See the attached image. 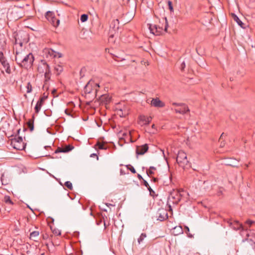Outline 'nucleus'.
Wrapping results in <instances>:
<instances>
[{"label": "nucleus", "mask_w": 255, "mask_h": 255, "mask_svg": "<svg viewBox=\"0 0 255 255\" xmlns=\"http://www.w3.org/2000/svg\"><path fill=\"white\" fill-rule=\"evenodd\" d=\"M176 161L179 166L183 168H184L189 162L187 155L183 150L179 151L176 157Z\"/></svg>", "instance_id": "nucleus-4"}, {"label": "nucleus", "mask_w": 255, "mask_h": 255, "mask_svg": "<svg viewBox=\"0 0 255 255\" xmlns=\"http://www.w3.org/2000/svg\"><path fill=\"white\" fill-rule=\"evenodd\" d=\"M43 52L46 57L55 58L57 57L56 52L50 48H45Z\"/></svg>", "instance_id": "nucleus-18"}, {"label": "nucleus", "mask_w": 255, "mask_h": 255, "mask_svg": "<svg viewBox=\"0 0 255 255\" xmlns=\"http://www.w3.org/2000/svg\"><path fill=\"white\" fill-rule=\"evenodd\" d=\"M224 145V143L222 144V143H221V146H223Z\"/></svg>", "instance_id": "nucleus-56"}, {"label": "nucleus", "mask_w": 255, "mask_h": 255, "mask_svg": "<svg viewBox=\"0 0 255 255\" xmlns=\"http://www.w3.org/2000/svg\"><path fill=\"white\" fill-rule=\"evenodd\" d=\"M156 169V168L153 166L149 167V169L147 171V174L148 175H152L154 173L153 171Z\"/></svg>", "instance_id": "nucleus-29"}, {"label": "nucleus", "mask_w": 255, "mask_h": 255, "mask_svg": "<svg viewBox=\"0 0 255 255\" xmlns=\"http://www.w3.org/2000/svg\"><path fill=\"white\" fill-rule=\"evenodd\" d=\"M181 103H173L172 105L174 106L175 107V108H176V107H178L180 106V105H181Z\"/></svg>", "instance_id": "nucleus-42"}, {"label": "nucleus", "mask_w": 255, "mask_h": 255, "mask_svg": "<svg viewBox=\"0 0 255 255\" xmlns=\"http://www.w3.org/2000/svg\"><path fill=\"white\" fill-rule=\"evenodd\" d=\"M26 143L23 141L21 137L18 136L17 138V150H22L25 149Z\"/></svg>", "instance_id": "nucleus-15"}, {"label": "nucleus", "mask_w": 255, "mask_h": 255, "mask_svg": "<svg viewBox=\"0 0 255 255\" xmlns=\"http://www.w3.org/2000/svg\"><path fill=\"white\" fill-rule=\"evenodd\" d=\"M26 93H30L31 92L32 88V86L29 82H28L27 84V86H26Z\"/></svg>", "instance_id": "nucleus-31"}, {"label": "nucleus", "mask_w": 255, "mask_h": 255, "mask_svg": "<svg viewBox=\"0 0 255 255\" xmlns=\"http://www.w3.org/2000/svg\"><path fill=\"white\" fill-rule=\"evenodd\" d=\"M150 105L156 108H162L165 106V104L158 98H153L150 102Z\"/></svg>", "instance_id": "nucleus-10"}, {"label": "nucleus", "mask_w": 255, "mask_h": 255, "mask_svg": "<svg viewBox=\"0 0 255 255\" xmlns=\"http://www.w3.org/2000/svg\"><path fill=\"white\" fill-rule=\"evenodd\" d=\"M19 130H18L17 131V135L18 134H19Z\"/></svg>", "instance_id": "nucleus-57"}, {"label": "nucleus", "mask_w": 255, "mask_h": 255, "mask_svg": "<svg viewBox=\"0 0 255 255\" xmlns=\"http://www.w3.org/2000/svg\"><path fill=\"white\" fill-rule=\"evenodd\" d=\"M28 127L31 131L33 130L34 128L33 123L31 122L28 123Z\"/></svg>", "instance_id": "nucleus-35"}, {"label": "nucleus", "mask_w": 255, "mask_h": 255, "mask_svg": "<svg viewBox=\"0 0 255 255\" xmlns=\"http://www.w3.org/2000/svg\"><path fill=\"white\" fill-rule=\"evenodd\" d=\"M167 218L168 215L166 210L164 209H159L157 212V220L162 221Z\"/></svg>", "instance_id": "nucleus-9"}, {"label": "nucleus", "mask_w": 255, "mask_h": 255, "mask_svg": "<svg viewBox=\"0 0 255 255\" xmlns=\"http://www.w3.org/2000/svg\"><path fill=\"white\" fill-rule=\"evenodd\" d=\"M149 29L152 34L154 35H159L162 34L163 29L162 27H160L156 24H149Z\"/></svg>", "instance_id": "nucleus-6"}, {"label": "nucleus", "mask_w": 255, "mask_h": 255, "mask_svg": "<svg viewBox=\"0 0 255 255\" xmlns=\"http://www.w3.org/2000/svg\"><path fill=\"white\" fill-rule=\"evenodd\" d=\"M0 62L4 68L6 72L9 74L10 73V69L9 68V66L8 65V64L5 61L3 53L2 52H0Z\"/></svg>", "instance_id": "nucleus-12"}, {"label": "nucleus", "mask_w": 255, "mask_h": 255, "mask_svg": "<svg viewBox=\"0 0 255 255\" xmlns=\"http://www.w3.org/2000/svg\"><path fill=\"white\" fill-rule=\"evenodd\" d=\"M244 232H245L246 234V236L247 237H250L251 236V238H250V240L251 241H252L253 242H254L255 243V231L253 230V231H250V233H248V231H245V232H243V233Z\"/></svg>", "instance_id": "nucleus-23"}, {"label": "nucleus", "mask_w": 255, "mask_h": 255, "mask_svg": "<svg viewBox=\"0 0 255 255\" xmlns=\"http://www.w3.org/2000/svg\"><path fill=\"white\" fill-rule=\"evenodd\" d=\"M14 39H15L14 43H15L16 42V38L15 37V36H14Z\"/></svg>", "instance_id": "nucleus-58"}, {"label": "nucleus", "mask_w": 255, "mask_h": 255, "mask_svg": "<svg viewBox=\"0 0 255 255\" xmlns=\"http://www.w3.org/2000/svg\"><path fill=\"white\" fill-rule=\"evenodd\" d=\"M57 57L61 58L62 57V54L61 53L56 52Z\"/></svg>", "instance_id": "nucleus-43"}, {"label": "nucleus", "mask_w": 255, "mask_h": 255, "mask_svg": "<svg viewBox=\"0 0 255 255\" xmlns=\"http://www.w3.org/2000/svg\"><path fill=\"white\" fill-rule=\"evenodd\" d=\"M56 20H58V19L55 18V19H53V20L56 21Z\"/></svg>", "instance_id": "nucleus-59"}, {"label": "nucleus", "mask_w": 255, "mask_h": 255, "mask_svg": "<svg viewBox=\"0 0 255 255\" xmlns=\"http://www.w3.org/2000/svg\"><path fill=\"white\" fill-rule=\"evenodd\" d=\"M185 229L186 230V233L187 234H188L189 232V228H188V227L187 226H185Z\"/></svg>", "instance_id": "nucleus-49"}, {"label": "nucleus", "mask_w": 255, "mask_h": 255, "mask_svg": "<svg viewBox=\"0 0 255 255\" xmlns=\"http://www.w3.org/2000/svg\"><path fill=\"white\" fill-rule=\"evenodd\" d=\"M46 98L47 97L45 96H43L41 97L39 101L37 102L34 108L35 113H38L39 112Z\"/></svg>", "instance_id": "nucleus-17"}, {"label": "nucleus", "mask_w": 255, "mask_h": 255, "mask_svg": "<svg viewBox=\"0 0 255 255\" xmlns=\"http://www.w3.org/2000/svg\"><path fill=\"white\" fill-rule=\"evenodd\" d=\"M126 167H127V169L129 170L132 173H136V171H135V169L132 165L128 164V165H127Z\"/></svg>", "instance_id": "nucleus-32"}, {"label": "nucleus", "mask_w": 255, "mask_h": 255, "mask_svg": "<svg viewBox=\"0 0 255 255\" xmlns=\"http://www.w3.org/2000/svg\"><path fill=\"white\" fill-rule=\"evenodd\" d=\"M183 233L182 228L180 226H176L173 228L172 234L174 236H178Z\"/></svg>", "instance_id": "nucleus-20"}, {"label": "nucleus", "mask_w": 255, "mask_h": 255, "mask_svg": "<svg viewBox=\"0 0 255 255\" xmlns=\"http://www.w3.org/2000/svg\"><path fill=\"white\" fill-rule=\"evenodd\" d=\"M53 233L57 236H59L61 235V231L59 230H54L53 231Z\"/></svg>", "instance_id": "nucleus-37"}, {"label": "nucleus", "mask_w": 255, "mask_h": 255, "mask_svg": "<svg viewBox=\"0 0 255 255\" xmlns=\"http://www.w3.org/2000/svg\"><path fill=\"white\" fill-rule=\"evenodd\" d=\"M234 20L238 23V24L242 27H243L244 23L240 19V18L237 16H234Z\"/></svg>", "instance_id": "nucleus-26"}, {"label": "nucleus", "mask_w": 255, "mask_h": 255, "mask_svg": "<svg viewBox=\"0 0 255 255\" xmlns=\"http://www.w3.org/2000/svg\"><path fill=\"white\" fill-rule=\"evenodd\" d=\"M8 142L10 143V146L13 149H16V138L13 136L9 139Z\"/></svg>", "instance_id": "nucleus-25"}, {"label": "nucleus", "mask_w": 255, "mask_h": 255, "mask_svg": "<svg viewBox=\"0 0 255 255\" xmlns=\"http://www.w3.org/2000/svg\"><path fill=\"white\" fill-rule=\"evenodd\" d=\"M184 191L183 190L173 189L168 197V202H172L173 204H177L181 200V198L183 196Z\"/></svg>", "instance_id": "nucleus-3"}, {"label": "nucleus", "mask_w": 255, "mask_h": 255, "mask_svg": "<svg viewBox=\"0 0 255 255\" xmlns=\"http://www.w3.org/2000/svg\"><path fill=\"white\" fill-rule=\"evenodd\" d=\"M143 182H144V185L146 187H148L149 186V184H148V182H147L146 181L144 180Z\"/></svg>", "instance_id": "nucleus-48"}, {"label": "nucleus", "mask_w": 255, "mask_h": 255, "mask_svg": "<svg viewBox=\"0 0 255 255\" xmlns=\"http://www.w3.org/2000/svg\"><path fill=\"white\" fill-rule=\"evenodd\" d=\"M94 85L97 87V88H99V85L98 84H97V83H93Z\"/></svg>", "instance_id": "nucleus-52"}, {"label": "nucleus", "mask_w": 255, "mask_h": 255, "mask_svg": "<svg viewBox=\"0 0 255 255\" xmlns=\"http://www.w3.org/2000/svg\"><path fill=\"white\" fill-rule=\"evenodd\" d=\"M165 27H164V30L166 31L167 30V23L166 18H165Z\"/></svg>", "instance_id": "nucleus-45"}, {"label": "nucleus", "mask_w": 255, "mask_h": 255, "mask_svg": "<svg viewBox=\"0 0 255 255\" xmlns=\"http://www.w3.org/2000/svg\"><path fill=\"white\" fill-rule=\"evenodd\" d=\"M148 149V146L147 144L137 146L136 149V153L137 155H143L147 151Z\"/></svg>", "instance_id": "nucleus-13"}, {"label": "nucleus", "mask_w": 255, "mask_h": 255, "mask_svg": "<svg viewBox=\"0 0 255 255\" xmlns=\"http://www.w3.org/2000/svg\"><path fill=\"white\" fill-rule=\"evenodd\" d=\"M29 0H17V18L23 17L28 13Z\"/></svg>", "instance_id": "nucleus-2"}, {"label": "nucleus", "mask_w": 255, "mask_h": 255, "mask_svg": "<svg viewBox=\"0 0 255 255\" xmlns=\"http://www.w3.org/2000/svg\"><path fill=\"white\" fill-rule=\"evenodd\" d=\"M29 231L30 232L29 239L34 242H38V240L40 238V231L39 230L32 231L31 229H30Z\"/></svg>", "instance_id": "nucleus-14"}, {"label": "nucleus", "mask_w": 255, "mask_h": 255, "mask_svg": "<svg viewBox=\"0 0 255 255\" xmlns=\"http://www.w3.org/2000/svg\"><path fill=\"white\" fill-rule=\"evenodd\" d=\"M95 90V92H97V88H96Z\"/></svg>", "instance_id": "nucleus-61"}, {"label": "nucleus", "mask_w": 255, "mask_h": 255, "mask_svg": "<svg viewBox=\"0 0 255 255\" xmlns=\"http://www.w3.org/2000/svg\"><path fill=\"white\" fill-rule=\"evenodd\" d=\"M248 166H249L248 164H246V167L247 168V167H248Z\"/></svg>", "instance_id": "nucleus-60"}, {"label": "nucleus", "mask_w": 255, "mask_h": 255, "mask_svg": "<svg viewBox=\"0 0 255 255\" xmlns=\"http://www.w3.org/2000/svg\"><path fill=\"white\" fill-rule=\"evenodd\" d=\"M63 70V67L60 65L58 64L54 67V71L57 75H59Z\"/></svg>", "instance_id": "nucleus-24"}, {"label": "nucleus", "mask_w": 255, "mask_h": 255, "mask_svg": "<svg viewBox=\"0 0 255 255\" xmlns=\"http://www.w3.org/2000/svg\"><path fill=\"white\" fill-rule=\"evenodd\" d=\"M4 201L5 203L8 204H13L12 202L11 201L10 197L8 196H5L4 198Z\"/></svg>", "instance_id": "nucleus-28"}, {"label": "nucleus", "mask_w": 255, "mask_h": 255, "mask_svg": "<svg viewBox=\"0 0 255 255\" xmlns=\"http://www.w3.org/2000/svg\"><path fill=\"white\" fill-rule=\"evenodd\" d=\"M42 239L43 240H46L48 238V235L47 234H45V235L43 234L42 235Z\"/></svg>", "instance_id": "nucleus-41"}, {"label": "nucleus", "mask_w": 255, "mask_h": 255, "mask_svg": "<svg viewBox=\"0 0 255 255\" xmlns=\"http://www.w3.org/2000/svg\"><path fill=\"white\" fill-rule=\"evenodd\" d=\"M146 237V235L145 233H142L140 236L139 238L138 239L137 241L139 244H140L143 240Z\"/></svg>", "instance_id": "nucleus-27"}, {"label": "nucleus", "mask_w": 255, "mask_h": 255, "mask_svg": "<svg viewBox=\"0 0 255 255\" xmlns=\"http://www.w3.org/2000/svg\"><path fill=\"white\" fill-rule=\"evenodd\" d=\"M152 118L144 115H140L138 117V124L141 126L148 125L151 121Z\"/></svg>", "instance_id": "nucleus-7"}, {"label": "nucleus", "mask_w": 255, "mask_h": 255, "mask_svg": "<svg viewBox=\"0 0 255 255\" xmlns=\"http://www.w3.org/2000/svg\"><path fill=\"white\" fill-rule=\"evenodd\" d=\"M168 5H169L170 9L171 10H172L173 9V8H172V2L170 1H168Z\"/></svg>", "instance_id": "nucleus-46"}, {"label": "nucleus", "mask_w": 255, "mask_h": 255, "mask_svg": "<svg viewBox=\"0 0 255 255\" xmlns=\"http://www.w3.org/2000/svg\"><path fill=\"white\" fill-rule=\"evenodd\" d=\"M181 68L183 70L185 67V63L183 62L182 64H181Z\"/></svg>", "instance_id": "nucleus-50"}, {"label": "nucleus", "mask_w": 255, "mask_h": 255, "mask_svg": "<svg viewBox=\"0 0 255 255\" xmlns=\"http://www.w3.org/2000/svg\"><path fill=\"white\" fill-rule=\"evenodd\" d=\"M246 223L247 224L249 225L250 226L251 225H252L254 223V222L253 221L251 220H248L246 222Z\"/></svg>", "instance_id": "nucleus-38"}, {"label": "nucleus", "mask_w": 255, "mask_h": 255, "mask_svg": "<svg viewBox=\"0 0 255 255\" xmlns=\"http://www.w3.org/2000/svg\"><path fill=\"white\" fill-rule=\"evenodd\" d=\"M88 15H87L86 14H83L81 16L80 20H81V22H84L88 20Z\"/></svg>", "instance_id": "nucleus-30"}, {"label": "nucleus", "mask_w": 255, "mask_h": 255, "mask_svg": "<svg viewBox=\"0 0 255 255\" xmlns=\"http://www.w3.org/2000/svg\"><path fill=\"white\" fill-rule=\"evenodd\" d=\"M20 168V171L18 172L19 173H26L27 172L26 168L25 167H23L21 165V167H18Z\"/></svg>", "instance_id": "nucleus-36"}, {"label": "nucleus", "mask_w": 255, "mask_h": 255, "mask_svg": "<svg viewBox=\"0 0 255 255\" xmlns=\"http://www.w3.org/2000/svg\"><path fill=\"white\" fill-rule=\"evenodd\" d=\"M174 111L176 113L181 114H184L187 112H189V109L188 106L184 104H181L178 107L174 108Z\"/></svg>", "instance_id": "nucleus-8"}, {"label": "nucleus", "mask_w": 255, "mask_h": 255, "mask_svg": "<svg viewBox=\"0 0 255 255\" xmlns=\"http://www.w3.org/2000/svg\"><path fill=\"white\" fill-rule=\"evenodd\" d=\"M111 97L108 94H103L99 97V101L102 104H108L111 101Z\"/></svg>", "instance_id": "nucleus-19"}, {"label": "nucleus", "mask_w": 255, "mask_h": 255, "mask_svg": "<svg viewBox=\"0 0 255 255\" xmlns=\"http://www.w3.org/2000/svg\"><path fill=\"white\" fill-rule=\"evenodd\" d=\"M152 180L153 182H155L157 181V179L156 178H153Z\"/></svg>", "instance_id": "nucleus-53"}, {"label": "nucleus", "mask_w": 255, "mask_h": 255, "mask_svg": "<svg viewBox=\"0 0 255 255\" xmlns=\"http://www.w3.org/2000/svg\"><path fill=\"white\" fill-rule=\"evenodd\" d=\"M65 186L70 190H72L73 188L72 184L70 181H66L65 183Z\"/></svg>", "instance_id": "nucleus-33"}, {"label": "nucleus", "mask_w": 255, "mask_h": 255, "mask_svg": "<svg viewBox=\"0 0 255 255\" xmlns=\"http://www.w3.org/2000/svg\"><path fill=\"white\" fill-rule=\"evenodd\" d=\"M17 59L18 62H17V63L25 68L31 67L34 61L33 54L31 53L26 52L25 49L22 52L17 51Z\"/></svg>", "instance_id": "nucleus-1"}, {"label": "nucleus", "mask_w": 255, "mask_h": 255, "mask_svg": "<svg viewBox=\"0 0 255 255\" xmlns=\"http://www.w3.org/2000/svg\"><path fill=\"white\" fill-rule=\"evenodd\" d=\"M96 149H107V147L106 144L104 143H101L100 141H98L95 145Z\"/></svg>", "instance_id": "nucleus-22"}, {"label": "nucleus", "mask_w": 255, "mask_h": 255, "mask_svg": "<svg viewBox=\"0 0 255 255\" xmlns=\"http://www.w3.org/2000/svg\"><path fill=\"white\" fill-rule=\"evenodd\" d=\"M90 157H96L97 159H98V155H97L96 153H92V154H91V155H90Z\"/></svg>", "instance_id": "nucleus-44"}, {"label": "nucleus", "mask_w": 255, "mask_h": 255, "mask_svg": "<svg viewBox=\"0 0 255 255\" xmlns=\"http://www.w3.org/2000/svg\"><path fill=\"white\" fill-rule=\"evenodd\" d=\"M43 66L44 68L45 69L44 71V77H45V81L47 82L50 79L51 77V70L50 66L46 63H44L43 64Z\"/></svg>", "instance_id": "nucleus-11"}, {"label": "nucleus", "mask_w": 255, "mask_h": 255, "mask_svg": "<svg viewBox=\"0 0 255 255\" xmlns=\"http://www.w3.org/2000/svg\"><path fill=\"white\" fill-rule=\"evenodd\" d=\"M151 127H152V128H155V125H154V124H153V125H152V126H151Z\"/></svg>", "instance_id": "nucleus-54"}, {"label": "nucleus", "mask_w": 255, "mask_h": 255, "mask_svg": "<svg viewBox=\"0 0 255 255\" xmlns=\"http://www.w3.org/2000/svg\"><path fill=\"white\" fill-rule=\"evenodd\" d=\"M223 136V133H222V135H221L220 138V139L222 138Z\"/></svg>", "instance_id": "nucleus-55"}, {"label": "nucleus", "mask_w": 255, "mask_h": 255, "mask_svg": "<svg viewBox=\"0 0 255 255\" xmlns=\"http://www.w3.org/2000/svg\"><path fill=\"white\" fill-rule=\"evenodd\" d=\"M27 40H26V39H25V40H23V42H19V46H20L21 47H22V44H23V43L26 44V43H27Z\"/></svg>", "instance_id": "nucleus-39"}, {"label": "nucleus", "mask_w": 255, "mask_h": 255, "mask_svg": "<svg viewBox=\"0 0 255 255\" xmlns=\"http://www.w3.org/2000/svg\"><path fill=\"white\" fill-rule=\"evenodd\" d=\"M230 226L235 230H240L243 228L242 224H240L238 221H234L230 223Z\"/></svg>", "instance_id": "nucleus-21"}, {"label": "nucleus", "mask_w": 255, "mask_h": 255, "mask_svg": "<svg viewBox=\"0 0 255 255\" xmlns=\"http://www.w3.org/2000/svg\"><path fill=\"white\" fill-rule=\"evenodd\" d=\"M4 176L3 175H2L1 177V181L2 184H6L7 183L4 181Z\"/></svg>", "instance_id": "nucleus-40"}, {"label": "nucleus", "mask_w": 255, "mask_h": 255, "mask_svg": "<svg viewBox=\"0 0 255 255\" xmlns=\"http://www.w3.org/2000/svg\"><path fill=\"white\" fill-rule=\"evenodd\" d=\"M137 177H138V178L139 179H142V176H141L140 174H138V175H137Z\"/></svg>", "instance_id": "nucleus-51"}, {"label": "nucleus", "mask_w": 255, "mask_h": 255, "mask_svg": "<svg viewBox=\"0 0 255 255\" xmlns=\"http://www.w3.org/2000/svg\"><path fill=\"white\" fill-rule=\"evenodd\" d=\"M74 148V146L72 145L69 144L65 147H58L56 151H55V153H59V152H67L71 150H72Z\"/></svg>", "instance_id": "nucleus-16"}, {"label": "nucleus", "mask_w": 255, "mask_h": 255, "mask_svg": "<svg viewBox=\"0 0 255 255\" xmlns=\"http://www.w3.org/2000/svg\"><path fill=\"white\" fill-rule=\"evenodd\" d=\"M45 17L54 26L57 27L59 25L60 23L59 20H56V21L53 20V19H55L54 14L53 12L50 11L46 12Z\"/></svg>", "instance_id": "nucleus-5"}, {"label": "nucleus", "mask_w": 255, "mask_h": 255, "mask_svg": "<svg viewBox=\"0 0 255 255\" xmlns=\"http://www.w3.org/2000/svg\"><path fill=\"white\" fill-rule=\"evenodd\" d=\"M147 188H148V190L149 191L150 195H151V192H153V193H154V191L152 190V189L151 188V187L149 186Z\"/></svg>", "instance_id": "nucleus-47"}, {"label": "nucleus", "mask_w": 255, "mask_h": 255, "mask_svg": "<svg viewBox=\"0 0 255 255\" xmlns=\"http://www.w3.org/2000/svg\"><path fill=\"white\" fill-rule=\"evenodd\" d=\"M92 83H89L86 85V86H85V90L87 92H88L89 93H90L92 92L90 90H89L88 89H90V87L92 86Z\"/></svg>", "instance_id": "nucleus-34"}]
</instances>
